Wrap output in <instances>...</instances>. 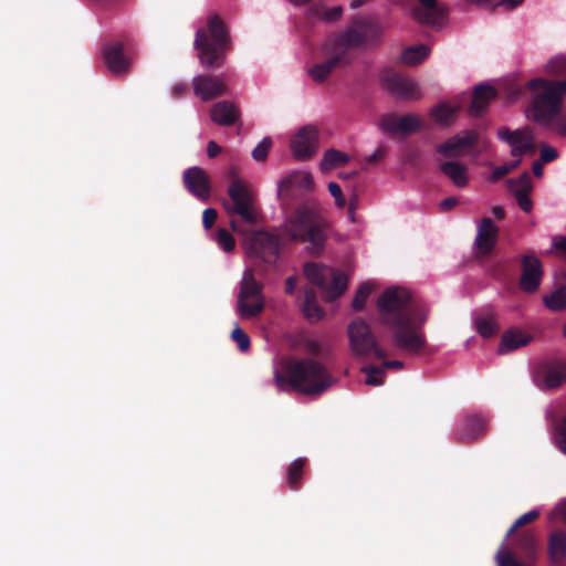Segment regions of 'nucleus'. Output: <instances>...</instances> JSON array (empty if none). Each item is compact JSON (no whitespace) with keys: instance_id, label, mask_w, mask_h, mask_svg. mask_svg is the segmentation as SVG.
<instances>
[{"instance_id":"51","label":"nucleus","mask_w":566,"mask_h":566,"mask_svg":"<svg viewBox=\"0 0 566 566\" xmlns=\"http://www.w3.org/2000/svg\"><path fill=\"white\" fill-rule=\"evenodd\" d=\"M328 191H329L331 196L334 198L335 205L338 208L343 209L346 206V199L343 196L339 185L335 181H331L328 184Z\"/></svg>"},{"instance_id":"50","label":"nucleus","mask_w":566,"mask_h":566,"mask_svg":"<svg viewBox=\"0 0 566 566\" xmlns=\"http://www.w3.org/2000/svg\"><path fill=\"white\" fill-rule=\"evenodd\" d=\"M472 3L478 6L489 7V6H505L507 8H516L520 6L523 0H470Z\"/></svg>"},{"instance_id":"25","label":"nucleus","mask_w":566,"mask_h":566,"mask_svg":"<svg viewBox=\"0 0 566 566\" xmlns=\"http://www.w3.org/2000/svg\"><path fill=\"white\" fill-rule=\"evenodd\" d=\"M440 170L458 188H464L469 184L467 166L458 161H446L440 165Z\"/></svg>"},{"instance_id":"45","label":"nucleus","mask_w":566,"mask_h":566,"mask_svg":"<svg viewBox=\"0 0 566 566\" xmlns=\"http://www.w3.org/2000/svg\"><path fill=\"white\" fill-rule=\"evenodd\" d=\"M371 290L373 284L370 282H365L359 286L353 300V308L355 311H361L365 307V303L369 297Z\"/></svg>"},{"instance_id":"34","label":"nucleus","mask_w":566,"mask_h":566,"mask_svg":"<svg viewBox=\"0 0 566 566\" xmlns=\"http://www.w3.org/2000/svg\"><path fill=\"white\" fill-rule=\"evenodd\" d=\"M543 304L552 312L566 310V285L543 296Z\"/></svg>"},{"instance_id":"49","label":"nucleus","mask_w":566,"mask_h":566,"mask_svg":"<svg viewBox=\"0 0 566 566\" xmlns=\"http://www.w3.org/2000/svg\"><path fill=\"white\" fill-rule=\"evenodd\" d=\"M271 146V139L264 137L252 150V157L256 161L264 160Z\"/></svg>"},{"instance_id":"43","label":"nucleus","mask_w":566,"mask_h":566,"mask_svg":"<svg viewBox=\"0 0 566 566\" xmlns=\"http://www.w3.org/2000/svg\"><path fill=\"white\" fill-rule=\"evenodd\" d=\"M217 244L227 253L232 252L235 247L232 234L226 229H219L213 235Z\"/></svg>"},{"instance_id":"44","label":"nucleus","mask_w":566,"mask_h":566,"mask_svg":"<svg viewBox=\"0 0 566 566\" xmlns=\"http://www.w3.org/2000/svg\"><path fill=\"white\" fill-rule=\"evenodd\" d=\"M379 128L384 134L397 135L399 134V116L387 114L379 120Z\"/></svg>"},{"instance_id":"19","label":"nucleus","mask_w":566,"mask_h":566,"mask_svg":"<svg viewBox=\"0 0 566 566\" xmlns=\"http://www.w3.org/2000/svg\"><path fill=\"white\" fill-rule=\"evenodd\" d=\"M499 228L490 218H483L478 223L474 239V248L480 254H488L494 248L497 240Z\"/></svg>"},{"instance_id":"14","label":"nucleus","mask_w":566,"mask_h":566,"mask_svg":"<svg viewBox=\"0 0 566 566\" xmlns=\"http://www.w3.org/2000/svg\"><path fill=\"white\" fill-rule=\"evenodd\" d=\"M496 135L500 140L511 147V155L513 157H522L533 149L534 136L528 128L511 130L507 127H501L497 129Z\"/></svg>"},{"instance_id":"26","label":"nucleus","mask_w":566,"mask_h":566,"mask_svg":"<svg viewBox=\"0 0 566 566\" xmlns=\"http://www.w3.org/2000/svg\"><path fill=\"white\" fill-rule=\"evenodd\" d=\"M531 336L526 333H523L520 329H510L505 332L502 336L499 353L505 354L509 352H513L522 346H525L530 343Z\"/></svg>"},{"instance_id":"59","label":"nucleus","mask_w":566,"mask_h":566,"mask_svg":"<svg viewBox=\"0 0 566 566\" xmlns=\"http://www.w3.org/2000/svg\"><path fill=\"white\" fill-rule=\"evenodd\" d=\"M520 208L525 212H531L533 208V202L530 199L528 195L515 196Z\"/></svg>"},{"instance_id":"46","label":"nucleus","mask_w":566,"mask_h":566,"mask_svg":"<svg viewBox=\"0 0 566 566\" xmlns=\"http://www.w3.org/2000/svg\"><path fill=\"white\" fill-rule=\"evenodd\" d=\"M305 462V458H297L289 465L286 478L290 486H294L296 481L301 478Z\"/></svg>"},{"instance_id":"64","label":"nucleus","mask_w":566,"mask_h":566,"mask_svg":"<svg viewBox=\"0 0 566 566\" xmlns=\"http://www.w3.org/2000/svg\"><path fill=\"white\" fill-rule=\"evenodd\" d=\"M543 161L539 160V161H535L533 164V174L536 176V177H542L543 176Z\"/></svg>"},{"instance_id":"36","label":"nucleus","mask_w":566,"mask_h":566,"mask_svg":"<svg viewBox=\"0 0 566 566\" xmlns=\"http://www.w3.org/2000/svg\"><path fill=\"white\" fill-rule=\"evenodd\" d=\"M302 312L307 319L313 322L318 321L323 317V311L316 303L315 293L311 290H306L304 292Z\"/></svg>"},{"instance_id":"52","label":"nucleus","mask_w":566,"mask_h":566,"mask_svg":"<svg viewBox=\"0 0 566 566\" xmlns=\"http://www.w3.org/2000/svg\"><path fill=\"white\" fill-rule=\"evenodd\" d=\"M518 164H520V159H517L511 164H505V165L493 168L491 171V175H490L491 180L495 181V180L500 179L504 175L509 174L512 169H514Z\"/></svg>"},{"instance_id":"29","label":"nucleus","mask_w":566,"mask_h":566,"mask_svg":"<svg viewBox=\"0 0 566 566\" xmlns=\"http://www.w3.org/2000/svg\"><path fill=\"white\" fill-rule=\"evenodd\" d=\"M485 420L478 415H470L464 418L460 428V436L464 440L475 439L485 430Z\"/></svg>"},{"instance_id":"42","label":"nucleus","mask_w":566,"mask_h":566,"mask_svg":"<svg viewBox=\"0 0 566 566\" xmlns=\"http://www.w3.org/2000/svg\"><path fill=\"white\" fill-rule=\"evenodd\" d=\"M420 119L415 114L399 116V134L413 133L420 128Z\"/></svg>"},{"instance_id":"60","label":"nucleus","mask_w":566,"mask_h":566,"mask_svg":"<svg viewBox=\"0 0 566 566\" xmlns=\"http://www.w3.org/2000/svg\"><path fill=\"white\" fill-rule=\"evenodd\" d=\"M221 147L213 140L209 142L207 145V154L210 158L216 157L221 153Z\"/></svg>"},{"instance_id":"54","label":"nucleus","mask_w":566,"mask_h":566,"mask_svg":"<svg viewBox=\"0 0 566 566\" xmlns=\"http://www.w3.org/2000/svg\"><path fill=\"white\" fill-rule=\"evenodd\" d=\"M558 156V153L555 148H553L552 146L549 145H543L541 147V160L543 163H549V161H553L554 159H556Z\"/></svg>"},{"instance_id":"2","label":"nucleus","mask_w":566,"mask_h":566,"mask_svg":"<svg viewBox=\"0 0 566 566\" xmlns=\"http://www.w3.org/2000/svg\"><path fill=\"white\" fill-rule=\"evenodd\" d=\"M274 384L279 391L294 389L314 396L329 388L333 379L325 367L313 359L283 358L274 367Z\"/></svg>"},{"instance_id":"24","label":"nucleus","mask_w":566,"mask_h":566,"mask_svg":"<svg viewBox=\"0 0 566 566\" xmlns=\"http://www.w3.org/2000/svg\"><path fill=\"white\" fill-rule=\"evenodd\" d=\"M495 95L496 93L494 87L489 84H480L476 86L473 93L472 104L469 109L470 115L474 117L480 116Z\"/></svg>"},{"instance_id":"61","label":"nucleus","mask_w":566,"mask_h":566,"mask_svg":"<svg viewBox=\"0 0 566 566\" xmlns=\"http://www.w3.org/2000/svg\"><path fill=\"white\" fill-rule=\"evenodd\" d=\"M342 15V9L340 7H334L329 11L325 13V18L327 20H336Z\"/></svg>"},{"instance_id":"47","label":"nucleus","mask_w":566,"mask_h":566,"mask_svg":"<svg viewBox=\"0 0 566 566\" xmlns=\"http://www.w3.org/2000/svg\"><path fill=\"white\" fill-rule=\"evenodd\" d=\"M231 338L241 352H247L250 348V337L238 324L231 333Z\"/></svg>"},{"instance_id":"7","label":"nucleus","mask_w":566,"mask_h":566,"mask_svg":"<svg viewBox=\"0 0 566 566\" xmlns=\"http://www.w3.org/2000/svg\"><path fill=\"white\" fill-rule=\"evenodd\" d=\"M264 310V296L261 284L255 280L253 270L244 269L239 286L235 311L242 319L256 317Z\"/></svg>"},{"instance_id":"3","label":"nucleus","mask_w":566,"mask_h":566,"mask_svg":"<svg viewBox=\"0 0 566 566\" xmlns=\"http://www.w3.org/2000/svg\"><path fill=\"white\" fill-rule=\"evenodd\" d=\"M526 87L531 91L526 117L541 127H551L562 111L566 82L534 78L527 82Z\"/></svg>"},{"instance_id":"63","label":"nucleus","mask_w":566,"mask_h":566,"mask_svg":"<svg viewBox=\"0 0 566 566\" xmlns=\"http://www.w3.org/2000/svg\"><path fill=\"white\" fill-rule=\"evenodd\" d=\"M457 199L453 197L446 198L441 201L440 206L442 209H450L457 205Z\"/></svg>"},{"instance_id":"5","label":"nucleus","mask_w":566,"mask_h":566,"mask_svg":"<svg viewBox=\"0 0 566 566\" xmlns=\"http://www.w3.org/2000/svg\"><path fill=\"white\" fill-rule=\"evenodd\" d=\"M319 206L307 202L291 213L282 226V234L293 241L311 243V252L318 253L324 244V233L317 223Z\"/></svg>"},{"instance_id":"13","label":"nucleus","mask_w":566,"mask_h":566,"mask_svg":"<svg viewBox=\"0 0 566 566\" xmlns=\"http://www.w3.org/2000/svg\"><path fill=\"white\" fill-rule=\"evenodd\" d=\"M192 91L201 102H209L227 92V83L222 76L197 74L191 80Z\"/></svg>"},{"instance_id":"37","label":"nucleus","mask_w":566,"mask_h":566,"mask_svg":"<svg viewBox=\"0 0 566 566\" xmlns=\"http://www.w3.org/2000/svg\"><path fill=\"white\" fill-rule=\"evenodd\" d=\"M360 23L365 34L367 48L369 49L378 45L384 35V28L380 24L374 23L369 20H363Z\"/></svg>"},{"instance_id":"39","label":"nucleus","mask_w":566,"mask_h":566,"mask_svg":"<svg viewBox=\"0 0 566 566\" xmlns=\"http://www.w3.org/2000/svg\"><path fill=\"white\" fill-rule=\"evenodd\" d=\"M554 446L566 455V416L563 417L554 428L552 433Z\"/></svg>"},{"instance_id":"17","label":"nucleus","mask_w":566,"mask_h":566,"mask_svg":"<svg viewBox=\"0 0 566 566\" xmlns=\"http://www.w3.org/2000/svg\"><path fill=\"white\" fill-rule=\"evenodd\" d=\"M354 49H368L360 21L355 25L346 29L335 39L334 42V51L339 53L344 60H346V53Z\"/></svg>"},{"instance_id":"53","label":"nucleus","mask_w":566,"mask_h":566,"mask_svg":"<svg viewBox=\"0 0 566 566\" xmlns=\"http://www.w3.org/2000/svg\"><path fill=\"white\" fill-rule=\"evenodd\" d=\"M548 517L551 520L560 518L566 523V499H563L556 503Z\"/></svg>"},{"instance_id":"28","label":"nucleus","mask_w":566,"mask_h":566,"mask_svg":"<svg viewBox=\"0 0 566 566\" xmlns=\"http://www.w3.org/2000/svg\"><path fill=\"white\" fill-rule=\"evenodd\" d=\"M430 54V48L426 44L411 45L403 49L399 55V62L408 65L416 66L422 63Z\"/></svg>"},{"instance_id":"41","label":"nucleus","mask_w":566,"mask_h":566,"mask_svg":"<svg viewBox=\"0 0 566 566\" xmlns=\"http://www.w3.org/2000/svg\"><path fill=\"white\" fill-rule=\"evenodd\" d=\"M547 74L558 75L566 72V54H557L544 65Z\"/></svg>"},{"instance_id":"33","label":"nucleus","mask_w":566,"mask_h":566,"mask_svg":"<svg viewBox=\"0 0 566 566\" xmlns=\"http://www.w3.org/2000/svg\"><path fill=\"white\" fill-rule=\"evenodd\" d=\"M459 107V105H453L449 102H442L434 106L430 111V114L437 123L441 125H449L452 122L453 116Z\"/></svg>"},{"instance_id":"6","label":"nucleus","mask_w":566,"mask_h":566,"mask_svg":"<svg viewBox=\"0 0 566 566\" xmlns=\"http://www.w3.org/2000/svg\"><path fill=\"white\" fill-rule=\"evenodd\" d=\"M229 41L220 19L216 15L209 17L208 30H197L195 38V48L199 51L200 64L207 70L221 66Z\"/></svg>"},{"instance_id":"1","label":"nucleus","mask_w":566,"mask_h":566,"mask_svg":"<svg viewBox=\"0 0 566 566\" xmlns=\"http://www.w3.org/2000/svg\"><path fill=\"white\" fill-rule=\"evenodd\" d=\"M410 293L402 287L385 290L377 301L384 324L394 328L395 343L407 350H418L424 345L421 326L427 321L426 307H411Z\"/></svg>"},{"instance_id":"4","label":"nucleus","mask_w":566,"mask_h":566,"mask_svg":"<svg viewBox=\"0 0 566 566\" xmlns=\"http://www.w3.org/2000/svg\"><path fill=\"white\" fill-rule=\"evenodd\" d=\"M228 195L229 200L223 202V208L230 218L229 226L233 232L245 235L247 226L256 224L260 220L255 197L240 178L232 180Z\"/></svg>"},{"instance_id":"11","label":"nucleus","mask_w":566,"mask_h":566,"mask_svg":"<svg viewBox=\"0 0 566 566\" xmlns=\"http://www.w3.org/2000/svg\"><path fill=\"white\" fill-rule=\"evenodd\" d=\"M380 83L382 88L396 98L412 101L422 96L420 85L416 80L391 71L381 73Z\"/></svg>"},{"instance_id":"30","label":"nucleus","mask_w":566,"mask_h":566,"mask_svg":"<svg viewBox=\"0 0 566 566\" xmlns=\"http://www.w3.org/2000/svg\"><path fill=\"white\" fill-rule=\"evenodd\" d=\"M348 161V155L337 149H328L324 153L319 161V169L322 170V172H328L337 167L345 165Z\"/></svg>"},{"instance_id":"23","label":"nucleus","mask_w":566,"mask_h":566,"mask_svg":"<svg viewBox=\"0 0 566 566\" xmlns=\"http://www.w3.org/2000/svg\"><path fill=\"white\" fill-rule=\"evenodd\" d=\"M240 111L234 103L221 101L216 103L210 109V118L218 125L230 126L235 123Z\"/></svg>"},{"instance_id":"40","label":"nucleus","mask_w":566,"mask_h":566,"mask_svg":"<svg viewBox=\"0 0 566 566\" xmlns=\"http://www.w3.org/2000/svg\"><path fill=\"white\" fill-rule=\"evenodd\" d=\"M361 373L366 375L365 384L368 386H380L384 382L385 370L381 367L364 366Z\"/></svg>"},{"instance_id":"55","label":"nucleus","mask_w":566,"mask_h":566,"mask_svg":"<svg viewBox=\"0 0 566 566\" xmlns=\"http://www.w3.org/2000/svg\"><path fill=\"white\" fill-rule=\"evenodd\" d=\"M217 219V211L213 208H207L202 213V224L206 230L210 229Z\"/></svg>"},{"instance_id":"56","label":"nucleus","mask_w":566,"mask_h":566,"mask_svg":"<svg viewBox=\"0 0 566 566\" xmlns=\"http://www.w3.org/2000/svg\"><path fill=\"white\" fill-rule=\"evenodd\" d=\"M552 249L558 251L566 259V237L555 235L552 238Z\"/></svg>"},{"instance_id":"18","label":"nucleus","mask_w":566,"mask_h":566,"mask_svg":"<svg viewBox=\"0 0 566 566\" xmlns=\"http://www.w3.org/2000/svg\"><path fill=\"white\" fill-rule=\"evenodd\" d=\"M521 287L527 293L535 292L542 281V263L535 255H525L522 261Z\"/></svg>"},{"instance_id":"31","label":"nucleus","mask_w":566,"mask_h":566,"mask_svg":"<svg viewBox=\"0 0 566 566\" xmlns=\"http://www.w3.org/2000/svg\"><path fill=\"white\" fill-rule=\"evenodd\" d=\"M472 319H473L476 332L482 337H490L493 334H495L496 331L499 329V324H497L493 313H488L485 315L476 314L473 316Z\"/></svg>"},{"instance_id":"20","label":"nucleus","mask_w":566,"mask_h":566,"mask_svg":"<svg viewBox=\"0 0 566 566\" xmlns=\"http://www.w3.org/2000/svg\"><path fill=\"white\" fill-rule=\"evenodd\" d=\"M534 381L539 389L557 388L566 382V364L554 365L543 371H537Z\"/></svg>"},{"instance_id":"12","label":"nucleus","mask_w":566,"mask_h":566,"mask_svg":"<svg viewBox=\"0 0 566 566\" xmlns=\"http://www.w3.org/2000/svg\"><path fill=\"white\" fill-rule=\"evenodd\" d=\"M318 148V130L315 126L301 127L291 140V150L297 160H306L315 155Z\"/></svg>"},{"instance_id":"22","label":"nucleus","mask_w":566,"mask_h":566,"mask_svg":"<svg viewBox=\"0 0 566 566\" xmlns=\"http://www.w3.org/2000/svg\"><path fill=\"white\" fill-rule=\"evenodd\" d=\"M293 186L308 190L313 189L314 179L312 174L306 170L290 171L277 181V195L281 196Z\"/></svg>"},{"instance_id":"27","label":"nucleus","mask_w":566,"mask_h":566,"mask_svg":"<svg viewBox=\"0 0 566 566\" xmlns=\"http://www.w3.org/2000/svg\"><path fill=\"white\" fill-rule=\"evenodd\" d=\"M347 62V60H344L343 56L335 51L329 59L311 67L308 74L315 82H323L337 65Z\"/></svg>"},{"instance_id":"48","label":"nucleus","mask_w":566,"mask_h":566,"mask_svg":"<svg viewBox=\"0 0 566 566\" xmlns=\"http://www.w3.org/2000/svg\"><path fill=\"white\" fill-rule=\"evenodd\" d=\"M538 514H539L538 510H531V511L524 513L523 515H521L514 522V524L509 528V531L506 533V537L511 536L517 527L535 520L538 516Z\"/></svg>"},{"instance_id":"62","label":"nucleus","mask_w":566,"mask_h":566,"mask_svg":"<svg viewBox=\"0 0 566 566\" xmlns=\"http://www.w3.org/2000/svg\"><path fill=\"white\" fill-rule=\"evenodd\" d=\"M296 287V279L295 276H289L285 281V292L287 294H292Z\"/></svg>"},{"instance_id":"58","label":"nucleus","mask_w":566,"mask_h":566,"mask_svg":"<svg viewBox=\"0 0 566 566\" xmlns=\"http://www.w3.org/2000/svg\"><path fill=\"white\" fill-rule=\"evenodd\" d=\"M188 92V85L186 83L176 82L171 86V95L175 98L182 97Z\"/></svg>"},{"instance_id":"10","label":"nucleus","mask_w":566,"mask_h":566,"mask_svg":"<svg viewBox=\"0 0 566 566\" xmlns=\"http://www.w3.org/2000/svg\"><path fill=\"white\" fill-rule=\"evenodd\" d=\"M243 242L245 253L251 259H259L265 263L276 261L280 252L279 238L264 231L249 232Z\"/></svg>"},{"instance_id":"15","label":"nucleus","mask_w":566,"mask_h":566,"mask_svg":"<svg viewBox=\"0 0 566 566\" xmlns=\"http://www.w3.org/2000/svg\"><path fill=\"white\" fill-rule=\"evenodd\" d=\"M479 135L473 129L463 130L437 147V151L447 158L464 156L476 144Z\"/></svg>"},{"instance_id":"21","label":"nucleus","mask_w":566,"mask_h":566,"mask_svg":"<svg viewBox=\"0 0 566 566\" xmlns=\"http://www.w3.org/2000/svg\"><path fill=\"white\" fill-rule=\"evenodd\" d=\"M104 57L108 71L115 75L124 74L129 70L130 59L124 54L120 44L106 48Z\"/></svg>"},{"instance_id":"35","label":"nucleus","mask_w":566,"mask_h":566,"mask_svg":"<svg viewBox=\"0 0 566 566\" xmlns=\"http://www.w3.org/2000/svg\"><path fill=\"white\" fill-rule=\"evenodd\" d=\"M423 9L415 10L413 17L420 23L434 24L438 19L436 0H419Z\"/></svg>"},{"instance_id":"32","label":"nucleus","mask_w":566,"mask_h":566,"mask_svg":"<svg viewBox=\"0 0 566 566\" xmlns=\"http://www.w3.org/2000/svg\"><path fill=\"white\" fill-rule=\"evenodd\" d=\"M549 557L554 563H559L566 557V534L563 532L553 533L548 544Z\"/></svg>"},{"instance_id":"9","label":"nucleus","mask_w":566,"mask_h":566,"mask_svg":"<svg viewBox=\"0 0 566 566\" xmlns=\"http://www.w3.org/2000/svg\"><path fill=\"white\" fill-rule=\"evenodd\" d=\"M348 342L352 353L358 357H367L374 354L382 359L386 353L378 346L369 325L361 318L354 319L347 328Z\"/></svg>"},{"instance_id":"38","label":"nucleus","mask_w":566,"mask_h":566,"mask_svg":"<svg viewBox=\"0 0 566 566\" xmlns=\"http://www.w3.org/2000/svg\"><path fill=\"white\" fill-rule=\"evenodd\" d=\"M506 182L509 190L512 192L514 197L530 195L533 187L532 179L528 172H524L517 178H511Z\"/></svg>"},{"instance_id":"57","label":"nucleus","mask_w":566,"mask_h":566,"mask_svg":"<svg viewBox=\"0 0 566 566\" xmlns=\"http://www.w3.org/2000/svg\"><path fill=\"white\" fill-rule=\"evenodd\" d=\"M549 128H553L557 134L566 137V115H560L559 113Z\"/></svg>"},{"instance_id":"16","label":"nucleus","mask_w":566,"mask_h":566,"mask_svg":"<svg viewBox=\"0 0 566 566\" xmlns=\"http://www.w3.org/2000/svg\"><path fill=\"white\" fill-rule=\"evenodd\" d=\"M182 181L186 189L199 200L207 201L210 198L209 177L202 168L193 166L186 169Z\"/></svg>"},{"instance_id":"8","label":"nucleus","mask_w":566,"mask_h":566,"mask_svg":"<svg viewBox=\"0 0 566 566\" xmlns=\"http://www.w3.org/2000/svg\"><path fill=\"white\" fill-rule=\"evenodd\" d=\"M305 277L326 292V300L338 298L348 286V277L334 269L318 263H306L303 269Z\"/></svg>"}]
</instances>
